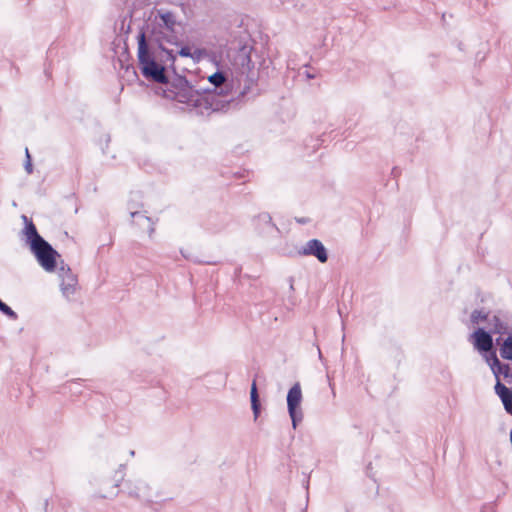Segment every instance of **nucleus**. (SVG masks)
Segmentation results:
<instances>
[{
	"mask_svg": "<svg viewBox=\"0 0 512 512\" xmlns=\"http://www.w3.org/2000/svg\"><path fill=\"white\" fill-rule=\"evenodd\" d=\"M177 14L167 8L154 7L137 36L138 67L142 76L155 83H164L169 71L175 72L174 49L165 44L180 45Z\"/></svg>",
	"mask_w": 512,
	"mask_h": 512,
	"instance_id": "1",
	"label": "nucleus"
},
{
	"mask_svg": "<svg viewBox=\"0 0 512 512\" xmlns=\"http://www.w3.org/2000/svg\"><path fill=\"white\" fill-rule=\"evenodd\" d=\"M213 88H202L193 84L185 76L172 72L161 83L163 97L183 104L182 109L199 116H209L213 112H227L234 103L232 82L225 72L217 70L208 77Z\"/></svg>",
	"mask_w": 512,
	"mask_h": 512,
	"instance_id": "2",
	"label": "nucleus"
},
{
	"mask_svg": "<svg viewBox=\"0 0 512 512\" xmlns=\"http://www.w3.org/2000/svg\"><path fill=\"white\" fill-rule=\"evenodd\" d=\"M39 265L47 272L55 271L60 254L45 239L30 247Z\"/></svg>",
	"mask_w": 512,
	"mask_h": 512,
	"instance_id": "3",
	"label": "nucleus"
},
{
	"mask_svg": "<svg viewBox=\"0 0 512 512\" xmlns=\"http://www.w3.org/2000/svg\"><path fill=\"white\" fill-rule=\"evenodd\" d=\"M302 399L303 396L300 383L296 382L287 393V410L294 429L297 428L304 417L301 408Z\"/></svg>",
	"mask_w": 512,
	"mask_h": 512,
	"instance_id": "4",
	"label": "nucleus"
},
{
	"mask_svg": "<svg viewBox=\"0 0 512 512\" xmlns=\"http://www.w3.org/2000/svg\"><path fill=\"white\" fill-rule=\"evenodd\" d=\"M486 362L495 376L496 384L502 383V380L507 384H512V367L507 363L501 362L495 352H491L486 356Z\"/></svg>",
	"mask_w": 512,
	"mask_h": 512,
	"instance_id": "5",
	"label": "nucleus"
},
{
	"mask_svg": "<svg viewBox=\"0 0 512 512\" xmlns=\"http://www.w3.org/2000/svg\"><path fill=\"white\" fill-rule=\"evenodd\" d=\"M488 332L491 334L505 335L512 332L511 317L502 312L491 314L486 325Z\"/></svg>",
	"mask_w": 512,
	"mask_h": 512,
	"instance_id": "6",
	"label": "nucleus"
},
{
	"mask_svg": "<svg viewBox=\"0 0 512 512\" xmlns=\"http://www.w3.org/2000/svg\"><path fill=\"white\" fill-rule=\"evenodd\" d=\"M297 253L300 256H313L320 263H326L329 258L327 249L318 239H310L298 250Z\"/></svg>",
	"mask_w": 512,
	"mask_h": 512,
	"instance_id": "7",
	"label": "nucleus"
},
{
	"mask_svg": "<svg viewBox=\"0 0 512 512\" xmlns=\"http://www.w3.org/2000/svg\"><path fill=\"white\" fill-rule=\"evenodd\" d=\"M470 340L474 348L480 352H490L493 348V339L491 333L485 331L483 328H478L475 330L471 334Z\"/></svg>",
	"mask_w": 512,
	"mask_h": 512,
	"instance_id": "8",
	"label": "nucleus"
},
{
	"mask_svg": "<svg viewBox=\"0 0 512 512\" xmlns=\"http://www.w3.org/2000/svg\"><path fill=\"white\" fill-rule=\"evenodd\" d=\"M21 218L24 222L22 233L25 236V240L29 248L44 240V238L38 233L31 218L26 215H22Z\"/></svg>",
	"mask_w": 512,
	"mask_h": 512,
	"instance_id": "9",
	"label": "nucleus"
},
{
	"mask_svg": "<svg viewBox=\"0 0 512 512\" xmlns=\"http://www.w3.org/2000/svg\"><path fill=\"white\" fill-rule=\"evenodd\" d=\"M249 42V34L246 31H243L240 33L238 38H234L230 41V49L239 51L240 56L250 60V52L252 50V46Z\"/></svg>",
	"mask_w": 512,
	"mask_h": 512,
	"instance_id": "10",
	"label": "nucleus"
},
{
	"mask_svg": "<svg viewBox=\"0 0 512 512\" xmlns=\"http://www.w3.org/2000/svg\"><path fill=\"white\" fill-rule=\"evenodd\" d=\"M257 226L261 229V233L269 236H277L280 234L279 228L272 222V217L269 213H260L257 216Z\"/></svg>",
	"mask_w": 512,
	"mask_h": 512,
	"instance_id": "11",
	"label": "nucleus"
},
{
	"mask_svg": "<svg viewBox=\"0 0 512 512\" xmlns=\"http://www.w3.org/2000/svg\"><path fill=\"white\" fill-rule=\"evenodd\" d=\"M148 486L141 480L133 482L128 480L124 483V491L134 498H142L147 496Z\"/></svg>",
	"mask_w": 512,
	"mask_h": 512,
	"instance_id": "12",
	"label": "nucleus"
},
{
	"mask_svg": "<svg viewBox=\"0 0 512 512\" xmlns=\"http://www.w3.org/2000/svg\"><path fill=\"white\" fill-rule=\"evenodd\" d=\"M495 393L501 399L507 413L512 416V390L503 383L495 384Z\"/></svg>",
	"mask_w": 512,
	"mask_h": 512,
	"instance_id": "13",
	"label": "nucleus"
},
{
	"mask_svg": "<svg viewBox=\"0 0 512 512\" xmlns=\"http://www.w3.org/2000/svg\"><path fill=\"white\" fill-rule=\"evenodd\" d=\"M77 285V278L70 268L66 269V275L61 278V290L63 294L68 295L74 292Z\"/></svg>",
	"mask_w": 512,
	"mask_h": 512,
	"instance_id": "14",
	"label": "nucleus"
},
{
	"mask_svg": "<svg viewBox=\"0 0 512 512\" xmlns=\"http://www.w3.org/2000/svg\"><path fill=\"white\" fill-rule=\"evenodd\" d=\"M500 338L496 339L497 344L499 345V354L500 357L504 360L512 361V334L511 332L507 334V337L500 342Z\"/></svg>",
	"mask_w": 512,
	"mask_h": 512,
	"instance_id": "15",
	"label": "nucleus"
},
{
	"mask_svg": "<svg viewBox=\"0 0 512 512\" xmlns=\"http://www.w3.org/2000/svg\"><path fill=\"white\" fill-rule=\"evenodd\" d=\"M490 316L491 313H485L484 311L481 310H475L471 314V321L474 324H479L481 322L487 323V321H489Z\"/></svg>",
	"mask_w": 512,
	"mask_h": 512,
	"instance_id": "16",
	"label": "nucleus"
},
{
	"mask_svg": "<svg viewBox=\"0 0 512 512\" xmlns=\"http://www.w3.org/2000/svg\"><path fill=\"white\" fill-rule=\"evenodd\" d=\"M208 55H209V53L205 48H196L194 51H192L191 59L195 63H199L201 60L206 58Z\"/></svg>",
	"mask_w": 512,
	"mask_h": 512,
	"instance_id": "17",
	"label": "nucleus"
},
{
	"mask_svg": "<svg viewBox=\"0 0 512 512\" xmlns=\"http://www.w3.org/2000/svg\"><path fill=\"white\" fill-rule=\"evenodd\" d=\"M0 311L12 320L18 318L17 313L0 299Z\"/></svg>",
	"mask_w": 512,
	"mask_h": 512,
	"instance_id": "18",
	"label": "nucleus"
},
{
	"mask_svg": "<svg viewBox=\"0 0 512 512\" xmlns=\"http://www.w3.org/2000/svg\"><path fill=\"white\" fill-rule=\"evenodd\" d=\"M176 48H177V50H174L175 58L177 57V55H179L181 57L191 58L192 51L189 46H187V45L181 46V44H180Z\"/></svg>",
	"mask_w": 512,
	"mask_h": 512,
	"instance_id": "19",
	"label": "nucleus"
},
{
	"mask_svg": "<svg viewBox=\"0 0 512 512\" xmlns=\"http://www.w3.org/2000/svg\"><path fill=\"white\" fill-rule=\"evenodd\" d=\"M125 464H120L118 470L116 471L115 477H116V483L115 486L118 487L119 483L123 481L124 475H125Z\"/></svg>",
	"mask_w": 512,
	"mask_h": 512,
	"instance_id": "20",
	"label": "nucleus"
},
{
	"mask_svg": "<svg viewBox=\"0 0 512 512\" xmlns=\"http://www.w3.org/2000/svg\"><path fill=\"white\" fill-rule=\"evenodd\" d=\"M250 400H251V403L260 401L258 391H257V385H256L255 381H253V383L251 385Z\"/></svg>",
	"mask_w": 512,
	"mask_h": 512,
	"instance_id": "21",
	"label": "nucleus"
},
{
	"mask_svg": "<svg viewBox=\"0 0 512 512\" xmlns=\"http://www.w3.org/2000/svg\"><path fill=\"white\" fill-rule=\"evenodd\" d=\"M143 218L150 223V227L148 229V236H149V238H152L153 234L155 232V222L149 216H143Z\"/></svg>",
	"mask_w": 512,
	"mask_h": 512,
	"instance_id": "22",
	"label": "nucleus"
},
{
	"mask_svg": "<svg viewBox=\"0 0 512 512\" xmlns=\"http://www.w3.org/2000/svg\"><path fill=\"white\" fill-rule=\"evenodd\" d=\"M251 408L254 414V418L256 419L259 416L261 410L260 401L251 403Z\"/></svg>",
	"mask_w": 512,
	"mask_h": 512,
	"instance_id": "23",
	"label": "nucleus"
},
{
	"mask_svg": "<svg viewBox=\"0 0 512 512\" xmlns=\"http://www.w3.org/2000/svg\"><path fill=\"white\" fill-rule=\"evenodd\" d=\"M67 268H70L68 265L64 264L63 262H61V265L59 267V277L62 278L63 276L66 275V269Z\"/></svg>",
	"mask_w": 512,
	"mask_h": 512,
	"instance_id": "24",
	"label": "nucleus"
},
{
	"mask_svg": "<svg viewBox=\"0 0 512 512\" xmlns=\"http://www.w3.org/2000/svg\"><path fill=\"white\" fill-rule=\"evenodd\" d=\"M24 168L28 174L33 172L32 160H25Z\"/></svg>",
	"mask_w": 512,
	"mask_h": 512,
	"instance_id": "25",
	"label": "nucleus"
},
{
	"mask_svg": "<svg viewBox=\"0 0 512 512\" xmlns=\"http://www.w3.org/2000/svg\"><path fill=\"white\" fill-rule=\"evenodd\" d=\"M125 22H126V17L122 20V23H121V30L124 31L125 33H129L130 32V22L127 24V26H125Z\"/></svg>",
	"mask_w": 512,
	"mask_h": 512,
	"instance_id": "26",
	"label": "nucleus"
},
{
	"mask_svg": "<svg viewBox=\"0 0 512 512\" xmlns=\"http://www.w3.org/2000/svg\"><path fill=\"white\" fill-rule=\"evenodd\" d=\"M373 470V463L370 462L367 466V473L370 477L374 478V474L372 473Z\"/></svg>",
	"mask_w": 512,
	"mask_h": 512,
	"instance_id": "27",
	"label": "nucleus"
},
{
	"mask_svg": "<svg viewBox=\"0 0 512 512\" xmlns=\"http://www.w3.org/2000/svg\"><path fill=\"white\" fill-rule=\"evenodd\" d=\"M140 214H141V212H140V211H137V210H132V211L130 212V215H131V217H132V218H134V217H136V216H139Z\"/></svg>",
	"mask_w": 512,
	"mask_h": 512,
	"instance_id": "28",
	"label": "nucleus"
},
{
	"mask_svg": "<svg viewBox=\"0 0 512 512\" xmlns=\"http://www.w3.org/2000/svg\"><path fill=\"white\" fill-rule=\"evenodd\" d=\"M305 75H306V77H307V78H309V79H313V78H315V75H314V74H311L309 71H306V72H305Z\"/></svg>",
	"mask_w": 512,
	"mask_h": 512,
	"instance_id": "29",
	"label": "nucleus"
},
{
	"mask_svg": "<svg viewBox=\"0 0 512 512\" xmlns=\"http://www.w3.org/2000/svg\"><path fill=\"white\" fill-rule=\"evenodd\" d=\"M25 155H26V160H31V156H30L28 148L25 149Z\"/></svg>",
	"mask_w": 512,
	"mask_h": 512,
	"instance_id": "30",
	"label": "nucleus"
},
{
	"mask_svg": "<svg viewBox=\"0 0 512 512\" xmlns=\"http://www.w3.org/2000/svg\"><path fill=\"white\" fill-rule=\"evenodd\" d=\"M297 222L301 223V224H306L308 221L305 218H301V219H298Z\"/></svg>",
	"mask_w": 512,
	"mask_h": 512,
	"instance_id": "31",
	"label": "nucleus"
},
{
	"mask_svg": "<svg viewBox=\"0 0 512 512\" xmlns=\"http://www.w3.org/2000/svg\"><path fill=\"white\" fill-rule=\"evenodd\" d=\"M289 282H290V289L293 290L294 289V285H293L294 280L292 277L289 278Z\"/></svg>",
	"mask_w": 512,
	"mask_h": 512,
	"instance_id": "32",
	"label": "nucleus"
},
{
	"mask_svg": "<svg viewBox=\"0 0 512 512\" xmlns=\"http://www.w3.org/2000/svg\"><path fill=\"white\" fill-rule=\"evenodd\" d=\"M318 353H319V357H321L322 355H321V350L319 347H318Z\"/></svg>",
	"mask_w": 512,
	"mask_h": 512,
	"instance_id": "33",
	"label": "nucleus"
},
{
	"mask_svg": "<svg viewBox=\"0 0 512 512\" xmlns=\"http://www.w3.org/2000/svg\"><path fill=\"white\" fill-rule=\"evenodd\" d=\"M135 452L133 450L130 451V455L134 456Z\"/></svg>",
	"mask_w": 512,
	"mask_h": 512,
	"instance_id": "34",
	"label": "nucleus"
}]
</instances>
